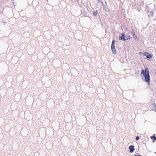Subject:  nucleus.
I'll list each match as a JSON object with an SVG mask.
<instances>
[{"label": "nucleus", "mask_w": 156, "mask_h": 156, "mask_svg": "<svg viewBox=\"0 0 156 156\" xmlns=\"http://www.w3.org/2000/svg\"><path fill=\"white\" fill-rule=\"evenodd\" d=\"M98 14V12L96 11V12H94L93 13V14L94 16H96Z\"/></svg>", "instance_id": "obj_9"}, {"label": "nucleus", "mask_w": 156, "mask_h": 156, "mask_svg": "<svg viewBox=\"0 0 156 156\" xmlns=\"http://www.w3.org/2000/svg\"><path fill=\"white\" fill-rule=\"evenodd\" d=\"M151 139H154V140H156V137L155 136V134H154L152 136H151Z\"/></svg>", "instance_id": "obj_7"}, {"label": "nucleus", "mask_w": 156, "mask_h": 156, "mask_svg": "<svg viewBox=\"0 0 156 156\" xmlns=\"http://www.w3.org/2000/svg\"><path fill=\"white\" fill-rule=\"evenodd\" d=\"M115 41L114 40L113 41L112 44L111 48L112 52L114 54H115L116 51L115 48Z\"/></svg>", "instance_id": "obj_2"}, {"label": "nucleus", "mask_w": 156, "mask_h": 156, "mask_svg": "<svg viewBox=\"0 0 156 156\" xmlns=\"http://www.w3.org/2000/svg\"><path fill=\"white\" fill-rule=\"evenodd\" d=\"M131 38V37L129 35H126L125 37V38H122L121 39H123V41H125L126 40L130 39Z\"/></svg>", "instance_id": "obj_5"}, {"label": "nucleus", "mask_w": 156, "mask_h": 156, "mask_svg": "<svg viewBox=\"0 0 156 156\" xmlns=\"http://www.w3.org/2000/svg\"><path fill=\"white\" fill-rule=\"evenodd\" d=\"M134 156H140V155H137L136 154H135Z\"/></svg>", "instance_id": "obj_11"}, {"label": "nucleus", "mask_w": 156, "mask_h": 156, "mask_svg": "<svg viewBox=\"0 0 156 156\" xmlns=\"http://www.w3.org/2000/svg\"><path fill=\"white\" fill-rule=\"evenodd\" d=\"M132 33L133 36L134 37L136 38V35L135 31H133Z\"/></svg>", "instance_id": "obj_8"}, {"label": "nucleus", "mask_w": 156, "mask_h": 156, "mask_svg": "<svg viewBox=\"0 0 156 156\" xmlns=\"http://www.w3.org/2000/svg\"><path fill=\"white\" fill-rule=\"evenodd\" d=\"M141 76L143 78H144V81H146L147 84L149 85H150V76L148 70L147 68H145V70L142 69L141 73Z\"/></svg>", "instance_id": "obj_1"}, {"label": "nucleus", "mask_w": 156, "mask_h": 156, "mask_svg": "<svg viewBox=\"0 0 156 156\" xmlns=\"http://www.w3.org/2000/svg\"><path fill=\"white\" fill-rule=\"evenodd\" d=\"M122 36H119V39L120 40H122L123 41V39H121L122 38H125V35L124 34H122Z\"/></svg>", "instance_id": "obj_6"}, {"label": "nucleus", "mask_w": 156, "mask_h": 156, "mask_svg": "<svg viewBox=\"0 0 156 156\" xmlns=\"http://www.w3.org/2000/svg\"><path fill=\"white\" fill-rule=\"evenodd\" d=\"M143 55L146 56L147 59H150L152 57V55H151L148 52H144L143 53Z\"/></svg>", "instance_id": "obj_3"}, {"label": "nucleus", "mask_w": 156, "mask_h": 156, "mask_svg": "<svg viewBox=\"0 0 156 156\" xmlns=\"http://www.w3.org/2000/svg\"><path fill=\"white\" fill-rule=\"evenodd\" d=\"M139 137L138 136H137L136 137V140H139Z\"/></svg>", "instance_id": "obj_10"}, {"label": "nucleus", "mask_w": 156, "mask_h": 156, "mask_svg": "<svg viewBox=\"0 0 156 156\" xmlns=\"http://www.w3.org/2000/svg\"><path fill=\"white\" fill-rule=\"evenodd\" d=\"M130 152L131 153L133 152L135 150L134 147L133 146L131 145L129 147Z\"/></svg>", "instance_id": "obj_4"}]
</instances>
